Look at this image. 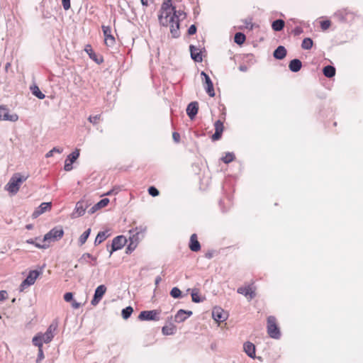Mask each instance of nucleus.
<instances>
[{"instance_id": "1", "label": "nucleus", "mask_w": 363, "mask_h": 363, "mask_svg": "<svg viewBox=\"0 0 363 363\" xmlns=\"http://www.w3.org/2000/svg\"><path fill=\"white\" fill-rule=\"evenodd\" d=\"M185 13L176 11L172 0H164L158 12V21L160 26L169 27L172 36L177 38L180 35V17Z\"/></svg>"}, {"instance_id": "2", "label": "nucleus", "mask_w": 363, "mask_h": 363, "mask_svg": "<svg viewBox=\"0 0 363 363\" xmlns=\"http://www.w3.org/2000/svg\"><path fill=\"white\" fill-rule=\"evenodd\" d=\"M131 235L129 237L130 243L128 245L127 250L130 252L133 251L141 240L145 238L147 232V226L140 225L136 226L135 228L130 230Z\"/></svg>"}, {"instance_id": "3", "label": "nucleus", "mask_w": 363, "mask_h": 363, "mask_svg": "<svg viewBox=\"0 0 363 363\" xmlns=\"http://www.w3.org/2000/svg\"><path fill=\"white\" fill-rule=\"evenodd\" d=\"M28 177V175H21L19 173L14 174L9 183L6 186V189L12 194H16L18 191L21 184L25 182Z\"/></svg>"}, {"instance_id": "4", "label": "nucleus", "mask_w": 363, "mask_h": 363, "mask_svg": "<svg viewBox=\"0 0 363 363\" xmlns=\"http://www.w3.org/2000/svg\"><path fill=\"white\" fill-rule=\"evenodd\" d=\"M267 333L273 339L279 340L281 337V332L277 324V319L274 316L270 315L267 318Z\"/></svg>"}, {"instance_id": "5", "label": "nucleus", "mask_w": 363, "mask_h": 363, "mask_svg": "<svg viewBox=\"0 0 363 363\" xmlns=\"http://www.w3.org/2000/svg\"><path fill=\"white\" fill-rule=\"evenodd\" d=\"M64 231L62 227H56L52 228L50 231L46 233L44 236V242H52L60 240L62 238Z\"/></svg>"}, {"instance_id": "6", "label": "nucleus", "mask_w": 363, "mask_h": 363, "mask_svg": "<svg viewBox=\"0 0 363 363\" xmlns=\"http://www.w3.org/2000/svg\"><path fill=\"white\" fill-rule=\"evenodd\" d=\"M160 311L159 310H151V311H143L140 313L138 318L140 320H160Z\"/></svg>"}, {"instance_id": "7", "label": "nucleus", "mask_w": 363, "mask_h": 363, "mask_svg": "<svg viewBox=\"0 0 363 363\" xmlns=\"http://www.w3.org/2000/svg\"><path fill=\"white\" fill-rule=\"evenodd\" d=\"M57 327V323L53 322L49 325L45 333H41V337L43 339L44 343H49L52 341Z\"/></svg>"}, {"instance_id": "8", "label": "nucleus", "mask_w": 363, "mask_h": 363, "mask_svg": "<svg viewBox=\"0 0 363 363\" xmlns=\"http://www.w3.org/2000/svg\"><path fill=\"white\" fill-rule=\"evenodd\" d=\"M18 119V116L16 113H10L9 110L6 106H0V120L15 122Z\"/></svg>"}, {"instance_id": "9", "label": "nucleus", "mask_w": 363, "mask_h": 363, "mask_svg": "<svg viewBox=\"0 0 363 363\" xmlns=\"http://www.w3.org/2000/svg\"><path fill=\"white\" fill-rule=\"evenodd\" d=\"M106 291V287L104 285H99L94 291V297L92 300L91 301V304L92 306H96L101 298H103L104 295L105 294Z\"/></svg>"}, {"instance_id": "10", "label": "nucleus", "mask_w": 363, "mask_h": 363, "mask_svg": "<svg viewBox=\"0 0 363 363\" xmlns=\"http://www.w3.org/2000/svg\"><path fill=\"white\" fill-rule=\"evenodd\" d=\"M212 317L218 323L224 322L228 318V314L220 307H214L212 311Z\"/></svg>"}, {"instance_id": "11", "label": "nucleus", "mask_w": 363, "mask_h": 363, "mask_svg": "<svg viewBox=\"0 0 363 363\" xmlns=\"http://www.w3.org/2000/svg\"><path fill=\"white\" fill-rule=\"evenodd\" d=\"M101 28L104 35L105 44L108 46L113 45L116 43V40L111 33V28L108 26H102Z\"/></svg>"}, {"instance_id": "12", "label": "nucleus", "mask_w": 363, "mask_h": 363, "mask_svg": "<svg viewBox=\"0 0 363 363\" xmlns=\"http://www.w3.org/2000/svg\"><path fill=\"white\" fill-rule=\"evenodd\" d=\"M39 275L40 274H28V276L21 284L19 291H23L26 288L33 285Z\"/></svg>"}, {"instance_id": "13", "label": "nucleus", "mask_w": 363, "mask_h": 363, "mask_svg": "<svg viewBox=\"0 0 363 363\" xmlns=\"http://www.w3.org/2000/svg\"><path fill=\"white\" fill-rule=\"evenodd\" d=\"M215 133L211 136V140L213 141L218 140L221 138L223 132L224 130L223 121L221 120H218L214 123Z\"/></svg>"}, {"instance_id": "14", "label": "nucleus", "mask_w": 363, "mask_h": 363, "mask_svg": "<svg viewBox=\"0 0 363 363\" xmlns=\"http://www.w3.org/2000/svg\"><path fill=\"white\" fill-rule=\"evenodd\" d=\"M79 156V150L77 149L72 152L65 160L64 169L68 172L72 169V163L74 162Z\"/></svg>"}, {"instance_id": "15", "label": "nucleus", "mask_w": 363, "mask_h": 363, "mask_svg": "<svg viewBox=\"0 0 363 363\" xmlns=\"http://www.w3.org/2000/svg\"><path fill=\"white\" fill-rule=\"evenodd\" d=\"M201 75L204 77V88L206 89V91L209 95V96L213 97L216 94L211 79H210L209 76L204 72H201Z\"/></svg>"}, {"instance_id": "16", "label": "nucleus", "mask_w": 363, "mask_h": 363, "mask_svg": "<svg viewBox=\"0 0 363 363\" xmlns=\"http://www.w3.org/2000/svg\"><path fill=\"white\" fill-rule=\"evenodd\" d=\"M238 294H242L250 300L255 297V292L253 287L250 285L239 287L237 290Z\"/></svg>"}, {"instance_id": "17", "label": "nucleus", "mask_w": 363, "mask_h": 363, "mask_svg": "<svg viewBox=\"0 0 363 363\" xmlns=\"http://www.w3.org/2000/svg\"><path fill=\"white\" fill-rule=\"evenodd\" d=\"M126 242H127V239L125 236L119 235V236L116 237L113 240V242H112V246H111L112 250H111V253L113 251H116V250H120L122 247H123V246L126 244Z\"/></svg>"}, {"instance_id": "18", "label": "nucleus", "mask_w": 363, "mask_h": 363, "mask_svg": "<svg viewBox=\"0 0 363 363\" xmlns=\"http://www.w3.org/2000/svg\"><path fill=\"white\" fill-rule=\"evenodd\" d=\"M189 247L192 252H199L201 250V244L198 240V236L196 233L191 235Z\"/></svg>"}, {"instance_id": "19", "label": "nucleus", "mask_w": 363, "mask_h": 363, "mask_svg": "<svg viewBox=\"0 0 363 363\" xmlns=\"http://www.w3.org/2000/svg\"><path fill=\"white\" fill-rule=\"evenodd\" d=\"M199 110L198 102L190 103L186 108V113L191 119H193L197 114Z\"/></svg>"}, {"instance_id": "20", "label": "nucleus", "mask_w": 363, "mask_h": 363, "mask_svg": "<svg viewBox=\"0 0 363 363\" xmlns=\"http://www.w3.org/2000/svg\"><path fill=\"white\" fill-rule=\"evenodd\" d=\"M51 209V203L50 202H44L42 203L38 208L33 212V216L34 217H37L40 214L45 213V211H50Z\"/></svg>"}, {"instance_id": "21", "label": "nucleus", "mask_w": 363, "mask_h": 363, "mask_svg": "<svg viewBox=\"0 0 363 363\" xmlns=\"http://www.w3.org/2000/svg\"><path fill=\"white\" fill-rule=\"evenodd\" d=\"M243 349L247 355L251 358L255 357V346L250 342L244 343Z\"/></svg>"}, {"instance_id": "22", "label": "nucleus", "mask_w": 363, "mask_h": 363, "mask_svg": "<svg viewBox=\"0 0 363 363\" xmlns=\"http://www.w3.org/2000/svg\"><path fill=\"white\" fill-rule=\"evenodd\" d=\"M190 52H191V58L198 62H201L203 60L202 55L201 53V51L199 48L194 45L190 46Z\"/></svg>"}, {"instance_id": "23", "label": "nucleus", "mask_w": 363, "mask_h": 363, "mask_svg": "<svg viewBox=\"0 0 363 363\" xmlns=\"http://www.w3.org/2000/svg\"><path fill=\"white\" fill-rule=\"evenodd\" d=\"M286 55V50L284 46H279L274 52V57L278 60L284 59Z\"/></svg>"}, {"instance_id": "24", "label": "nucleus", "mask_w": 363, "mask_h": 363, "mask_svg": "<svg viewBox=\"0 0 363 363\" xmlns=\"http://www.w3.org/2000/svg\"><path fill=\"white\" fill-rule=\"evenodd\" d=\"M302 67L301 62L298 59L292 60L289 65L291 71L296 72H298Z\"/></svg>"}, {"instance_id": "25", "label": "nucleus", "mask_w": 363, "mask_h": 363, "mask_svg": "<svg viewBox=\"0 0 363 363\" xmlns=\"http://www.w3.org/2000/svg\"><path fill=\"white\" fill-rule=\"evenodd\" d=\"M187 319L186 310L180 309L177 311L174 316V321L177 323H182Z\"/></svg>"}, {"instance_id": "26", "label": "nucleus", "mask_w": 363, "mask_h": 363, "mask_svg": "<svg viewBox=\"0 0 363 363\" xmlns=\"http://www.w3.org/2000/svg\"><path fill=\"white\" fill-rule=\"evenodd\" d=\"M32 342L35 346L38 347V349L43 348V344L44 343V341L41 337V333H38L33 337Z\"/></svg>"}, {"instance_id": "27", "label": "nucleus", "mask_w": 363, "mask_h": 363, "mask_svg": "<svg viewBox=\"0 0 363 363\" xmlns=\"http://www.w3.org/2000/svg\"><path fill=\"white\" fill-rule=\"evenodd\" d=\"M323 74L327 77H333L335 74V68L333 66L328 65L323 69Z\"/></svg>"}, {"instance_id": "28", "label": "nucleus", "mask_w": 363, "mask_h": 363, "mask_svg": "<svg viewBox=\"0 0 363 363\" xmlns=\"http://www.w3.org/2000/svg\"><path fill=\"white\" fill-rule=\"evenodd\" d=\"M285 23L283 20L279 19L276 20L272 23V29L275 31H280L284 27Z\"/></svg>"}, {"instance_id": "29", "label": "nucleus", "mask_w": 363, "mask_h": 363, "mask_svg": "<svg viewBox=\"0 0 363 363\" xmlns=\"http://www.w3.org/2000/svg\"><path fill=\"white\" fill-rule=\"evenodd\" d=\"M32 93L34 96L38 97L40 99H43L45 98V94L41 92L39 87L36 85H34L30 87Z\"/></svg>"}, {"instance_id": "30", "label": "nucleus", "mask_w": 363, "mask_h": 363, "mask_svg": "<svg viewBox=\"0 0 363 363\" xmlns=\"http://www.w3.org/2000/svg\"><path fill=\"white\" fill-rule=\"evenodd\" d=\"M133 312V308L131 306H127L121 311V315L123 319L127 320L130 317Z\"/></svg>"}, {"instance_id": "31", "label": "nucleus", "mask_w": 363, "mask_h": 363, "mask_svg": "<svg viewBox=\"0 0 363 363\" xmlns=\"http://www.w3.org/2000/svg\"><path fill=\"white\" fill-rule=\"evenodd\" d=\"M162 333L164 335H171L175 333V326H163L162 328Z\"/></svg>"}, {"instance_id": "32", "label": "nucleus", "mask_w": 363, "mask_h": 363, "mask_svg": "<svg viewBox=\"0 0 363 363\" xmlns=\"http://www.w3.org/2000/svg\"><path fill=\"white\" fill-rule=\"evenodd\" d=\"M246 40L245 35L242 33H237L234 36V41L238 45H242Z\"/></svg>"}, {"instance_id": "33", "label": "nucleus", "mask_w": 363, "mask_h": 363, "mask_svg": "<svg viewBox=\"0 0 363 363\" xmlns=\"http://www.w3.org/2000/svg\"><path fill=\"white\" fill-rule=\"evenodd\" d=\"M192 301L194 303H201L203 301V299L200 297L199 291L196 289H194L191 293Z\"/></svg>"}, {"instance_id": "34", "label": "nucleus", "mask_w": 363, "mask_h": 363, "mask_svg": "<svg viewBox=\"0 0 363 363\" xmlns=\"http://www.w3.org/2000/svg\"><path fill=\"white\" fill-rule=\"evenodd\" d=\"M313 43L310 38L303 39L301 43V48L304 50H310L313 47Z\"/></svg>"}, {"instance_id": "35", "label": "nucleus", "mask_w": 363, "mask_h": 363, "mask_svg": "<svg viewBox=\"0 0 363 363\" xmlns=\"http://www.w3.org/2000/svg\"><path fill=\"white\" fill-rule=\"evenodd\" d=\"M235 157L234 153L233 152H226L225 155L221 158V160L225 163L228 164L233 162L235 160Z\"/></svg>"}, {"instance_id": "36", "label": "nucleus", "mask_w": 363, "mask_h": 363, "mask_svg": "<svg viewBox=\"0 0 363 363\" xmlns=\"http://www.w3.org/2000/svg\"><path fill=\"white\" fill-rule=\"evenodd\" d=\"M106 238H107V235H106V232H99L95 238V241H94L95 245H99V244L101 243L106 239Z\"/></svg>"}, {"instance_id": "37", "label": "nucleus", "mask_w": 363, "mask_h": 363, "mask_svg": "<svg viewBox=\"0 0 363 363\" xmlns=\"http://www.w3.org/2000/svg\"><path fill=\"white\" fill-rule=\"evenodd\" d=\"M91 233V228L87 229L79 238V243L80 245H84Z\"/></svg>"}, {"instance_id": "38", "label": "nucleus", "mask_w": 363, "mask_h": 363, "mask_svg": "<svg viewBox=\"0 0 363 363\" xmlns=\"http://www.w3.org/2000/svg\"><path fill=\"white\" fill-rule=\"evenodd\" d=\"M170 295L174 298H179L182 297V291L177 287H174L170 291Z\"/></svg>"}, {"instance_id": "39", "label": "nucleus", "mask_w": 363, "mask_h": 363, "mask_svg": "<svg viewBox=\"0 0 363 363\" xmlns=\"http://www.w3.org/2000/svg\"><path fill=\"white\" fill-rule=\"evenodd\" d=\"M109 203V199H101L99 202H98L95 206H94V208H104L105 206H106Z\"/></svg>"}, {"instance_id": "40", "label": "nucleus", "mask_w": 363, "mask_h": 363, "mask_svg": "<svg viewBox=\"0 0 363 363\" xmlns=\"http://www.w3.org/2000/svg\"><path fill=\"white\" fill-rule=\"evenodd\" d=\"M75 209L79 216L84 215L86 211V209L83 206V203L82 202L77 203Z\"/></svg>"}, {"instance_id": "41", "label": "nucleus", "mask_w": 363, "mask_h": 363, "mask_svg": "<svg viewBox=\"0 0 363 363\" xmlns=\"http://www.w3.org/2000/svg\"><path fill=\"white\" fill-rule=\"evenodd\" d=\"M101 118V114H98V115H96L94 116H89L88 120L92 124L96 125V124H97L100 121Z\"/></svg>"}, {"instance_id": "42", "label": "nucleus", "mask_w": 363, "mask_h": 363, "mask_svg": "<svg viewBox=\"0 0 363 363\" xmlns=\"http://www.w3.org/2000/svg\"><path fill=\"white\" fill-rule=\"evenodd\" d=\"M243 23H244L245 27L247 29L252 30V28H253V23H252V18H248L245 19L243 21Z\"/></svg>"}, {"instance_id": "43", "label": "nucleus", "mask_w": 363, "mask_h": 363, "mask_svg": "<svg viewBox=\"0 0 363 363\" xmlns=\"http://www.w3.org/2000/svg\"><path fill=\"white\" fill-rule=\"evenodd\" d=\"M148 193L152 196H157L159 195L160 192L155 187V186H150L149 189H148Z\"/></svg>"}, {"instance_id": "44", "label": "nucleus", "mask_w": 363, "mask_h": 363, "mask_svg": "<svg viewBox=\"0 0 363 363\" xmlns=\"http://www.w3.org/2000/svg\"><path fill=\"white\" fill-rule=\"evenodd\" d=\"M62 151V149H59V148H57V147H54L53 149H52L51 150H50L47 154H46V157H52L54 154V152H58V153H61Z\"/></svg>"}, {"instance_id": "45", "label": "nucleus", "mask_w": 363, "mask_h": 363, "mask_svg": "<svg viewBox=\"0 0 363 363\" xmlns=\"http://www.w3.org/2000/svg\"><path fill=\"white\" fill-rule=\"evenodd\" d=\"M85 51L89 54L91 58L94 59V56L95 55L94 50L90 45H87L85 48Z\"/></svg>"}, {"instance_id": "46", "label": "nucleus", "mask_w": 363, "mask_h": 363, "mask_svg": "<svg viewBox=\"0 0 363 363\" xmlns=\"http://www.w3.org/2000/svg\"><path fill=\"white\" fill-rule=\"evenodd\" d=\"M64 300L66 302H70L73 300V294L72 292H67L64 294Z\"/></svg>"}, {"instance_id": "47", "label": "nucleus", "mask_w": 363, "mask_h": 363, "mask_svg": "<svg viewBox=\"0 0 363 363\" xmlns=\"http://www.w3.org/2000/svg\"><path fill=\"white\" fill-rule=\"evenodd\" d=\"M44 359V354L43 351V348L38 349V357L36 359V363H40Z\"/></svg>"}, {"instance_id": "48", "label": "nucleus", "mask_w": 363, "mask_h": 363, "mask_svg": "<svg viewBox=\"0 0 363 363\" xmlns=\"http://www.w3.org/2000/svg\"><path fill=\"white\" fill-rule=\"evenodd\" d=\"M320 26L323 30H327L330 26V21H323L320 22Z\"/></svg>"}, {"instance_id": "49", "label": "nucleus", "mask_w": 363, "mask_h": 363, "mask_svg": "<svg viewBox=\"0 0 363 363\" xmlns=\"http://www.w3.org/2000/svg\"><path fill=\"white\" fill-rule=\"evenodd\" d=\"M62 6L65 10L70 8V0H62Z\"/></svg>"}, {"instance_id": "50", "label": "nucleus", "mask_w": 363, "mask_h": 363, "mask_svg": "<svg viewBox=\"0 0 363 363\" xmlns=\"http://www.w3.org/2000/svg\"><path fill=\"white\" fill-rule=\"evenodd\" d=\"M196 33V27L194 25H191L188 29L189 35H194Z\"/></svg>"}, {"instance_id": "51", "label": "nucleus", "mask_w": 363, "mask_h": 363, "mask_svg": "<svg viewBox=\"0 0 363 363\" xmlns=\"http://www.w3.org/2000/svg\"><path fill=\"white\" fill-rule=\"evenodd\" d=\"M7 298V292L6 291H0V301H4Z\"/></svg>"}, {"instance_id": "52", "label": "nucleus", "mask_w": 363, "mask_h": 363, "mask_svg": "<svg viewBox=\"0 0 363 363\" xmlns=\"http://www.w3.org/2000/svg\"><path fill=\"white\" fill-rule=\"evenodd\" d=\"M172 138H173V140L176 142V143H179V140H180V135L179 133H177V132H174L173 134H172Z\"/></svg>"}, {"instance_id": "53", "label": "nucleus", "mask_w": 363, "mask_h": 363, "mask_svg": "<svg viewBox=\"0 0 363 363\" xmlns=\"http://www.w3.org/2000/svg\"><path fill=\"white\" fill-rule=\"evenodd\" d=\"M81 306V303H78L76 301L74 300H72V307L74 309H77L79 308V307Z\"/></svg>"}, {"instance_id": "54", "label": "nucleus", "mask_w": 363, "mask_h": 363, "mask_svg": "<svg viewBox=\"0 0 363 363\" xmlns=\"http://www.w3.org/2000/svg\"><path fill=\"white\" fill-rule=\"evenodd\" d=\"M295 35H298L302 32V30L301 28H296L294 30Z\"/></svg>"}, {"instance_id": "55", "label": "nucleus", "mask_w": 363, "mask_h": 363, "mask_svg": "<svg viewBox=\"0 0 363 363\" xmlns=\"http://www.w3.org/2000/svg\"><path fill=\"white\" fill-rule=\"evenodd\" d=\"M140 1L143 6H147L149 4L148 0H140Z\"/></svg>"}, {"instance_id": "56", "label": "nucleus", "mask_w": 363, "mask_h": 363, "mask_svg": "<svg viewBox=\"0 0 363 363\" xmlns=\"http://www.w3.org/2000/svg\"><path fill=\"white\" fill-rule=\"evenodd\" d=\"M162 279L160 277H157L156 279H155V284L157 285L160 281H161Z\"/></svg>"}, {"instance_id": "57", "label": "nucleus", "mask_w": 363, "mask_h": 363, "mask_svg": "<svg viewBox=\"0 0 363 363\" xmlns=\"http://www.w3.org/2000/svg\"><path fill=\"white\" fill-rule=\"evenodd\" d=\"M213 257V252H207L206 253V257L210 259Z\"/></svg>"}, {"instance_id": "58", "label": "nucleus", "mask_w": 363, "mask_h": 363, "mask_svg": "<svg viewBox=\"0 0 363 363\" xmlns=\"http://www.w3.org/2000/svg\"><path fill=\"white\" fill-rule=\"evenodd\" d=\"M187 318L192 315L191 311H186Z\"/></svg>"}, {"instance_id": "59", "label": "nucleus", "mask_w": 363, "mask_h": 363, "mask_svg": "<svg viewBox=\"0 0 363 363\" xmlns=\"http://www.w3.org/2000/svg\"><path fill=\"white\" fill-rule=\"evenodd\" d=\"M35 246L38 247H45V245L40 246L39 244H35Z\"/></svg>"}, {"instance_id": "60", "label": "nucleus", "mask_w": 363, "mask_h": 363, "mask_svg": "<svg viewBox=\"0 0 363 363\" xmlns=\"http://www.w3.org/2000/svg\"><path fill=\"white\" fill-rule=\"evenodd\" d=\"M27 242L30 243V244H33V241L31 240H28Z\"/></svg>"}, {"instance_id": "61", "label": "nucleus", "mask_w": 363, "mask_h": 363, "mask_svg": "<svg viewBox=\"0 0 363 363\" xmlns=\"http://www.w3.org/2000/svg\"><path fill=\"white\" fill-rule=\"evenodd\" d=\"M111 194V191H110L107 192L106 194V195H110Z\"/></svg>"}, {"instance_id": "62", "label": "nucleus", "mask_w": 363, "mask_h": 363, "mask_svg": "<svg viewBox=\"0 0 363 363\" xmlns=\"http://www.w3.org/2000/svg\"><path fill=\"white\" fill-rule=\"evenodd\" d=\"M30 272L35 273V272H38L37 270H33V271H30Z\"/></svg>"}]
</instances>
